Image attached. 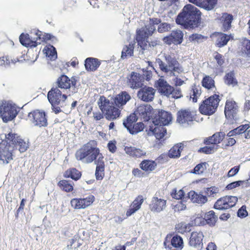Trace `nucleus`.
Masks as SVG:
<instances>
[{"instance_id": "obj_51", "label": "nucleus", "mask_w": 250, "mask_h": 250, "mask_svg": "<svg viewBox=\"0 0 250 250\" xmlns=\"http://www.w3.org/2000/svg\"><path fill=\"white\" fill-rule=\"evenodd\" d=\"M207 163L206 162L201 163L197 165L194 169L191 170V173L200 175L203 174L207 169Z\"/></svg>"}, {"instance_id": "obj_58", "label": "nucleus", "mask_w": 250, "mask_h": 250, "mask_svg": "<svg viewBox=\"0 0 250 250\" xmlns=\"http://www.w3.org/2000/svg\"><path fill=\"white\" fill-rule=\"evenodd\" d=\"M106 0H88L90 4L95 8H99L104 3Z\"/></svg>"}, {"instance_id": "obj_17", "label": "nucleus", "mask_w": 250, "mask_h": 250, "mask_svg": "<svg viewBox=\"0 0 250 250\" xmlns=\"http://www.w3.org/2000/svg\"><path fill=\"white\" fill-rule=\"evenodd\" d=\"M144 78L138 73L133 71L126 78V84L132 89H138L143 85Z\"/></svg>"}, {"instance_id": "obj_31", "label": "nucleus", "mask_w": 250, "mask_h": 250, "mask_svg": "<svg viewBox=\"0 0 250 250\" xmlns=\"http://www.w3.org/2000/svg\"><path fill=\"white\" fill-rule=\"evenodd\" d=\"M233 20L232 15L227 13H224L219 18L220 22L222 25L221 29L224 32H227L231 27V22Z\"/></svg>"}, {"instance_id": "obj_35", "label": "nucleus", "mask_w": 250, "mask_h": 250, "mask_svg": "<svg viewBox=\"0 0 250 250\" xmlns=\"http://www.w3.org/2000/svg\"><path fill=\"white\" fill-rule=\"evenodd\" d=\"M20 138V137L17 134L10 132L5 135V139L1 141L4 142V143L8 145L9 147H14L17 146V143H18Z\"/></svg>"}, {"instance_id": "obj_50", "label": "nucleus", "mask_w": 250, "mask_h": 250, "mask_svg": "<svg viewBox=\"0 0 250 250\" xmlns=\"http://www.w3.org/2000/svg\"><path fill=\"white\" fill-rule=\"evenodd\" d=\"M242 50L247 56L250 57V40L246 38H243L241 41Z\"/></svg>"}, {"instance_id": "obj_16", "label": "nucleus", "mask_w": 250, "mask_h": 250, "mask_svg": "<svg viewBox=\"0 0 250 250\" xmlns=\"http://www.w3.org/2000/svg\"><path fill=\"white\" fill-rule=\"evenodd\" d=\"M204 235L201 231H192L190 235L188 245L190 247L197 250H201L203 247Z\"/></svg>"}, {"instance_id": "obj_37", "label": "nucleus", "mask_w": 250, "mask_h": 250, "mask_svg": "<svg viewBox=\"0 0 250 250\" xmlns=\"http://www.w3.org/2000/svg\"><path fill=\"white\" fill-rule=\"evenodd\" d=\"M101 64L100 61L97 58H87L85 60V69L88 71H94Z\"/></svg>"}, {"instance_id": "obj_61", "label": "nucleus", "mask_w": 250, "mask_h": 250, "mask_svg": "<svg viewBox=\"0 0 250 250\" xmlns=\"http://www.w3.org/2000/svg\"><path fill=\"white\" fill-rule=\"evenodd\" d=\"M196 202L195 203L203 204L206 203L208 201V199L206 196H204L201 194H198L197 193V197H196Z\"/></svg>"}, {"instance_id": "obj_12", "label": "nucleus", "mask_w": 250, "mask_h": 250, "mask_svg": "<svg viewBox=\"0 0 250 250\" xmlns=\"http://www.w3.org/2000/svg\"><path fill=\"white\" fill-rule=\"evenodd\" d=\"M28 117L35 125L45 127L48 125L46 113L43 110H33L28 114Z\"/></svg>"}, {"instance_id": "obj_32", "label": "nucleus", "mask_w": 250, "mask_h": 250, "mask_svg": "<svg viewBox=\"0 0 250 250\" xmlns=\"http://www.w3.org/2000/svg\"><path fill=\"white\" fill-rule=\"evenodd\" d=\"M124 150L127 155L133 158H141L146 155L145 150L134 146H126L125 147Z\"/></svg>"}, {"instance_id": "obj_59", "label": "nucleus", "mask_w": 250, "mask_h": 250, "mask_svg": "<svg viewBox=\"0 0 250 250\" xmlns=\"http://www.w3.org/2000/svg\"><path fill=\"white\" fill-rule=\"evenodd\" d=\"M17 146H19V150L21 152H25L28 148L27 144L21 138H20V140L18 141Z\"/></svg>"}, {"instance_id": "obj_63", "label": "nucleus", "mask_w": 250, "mask_h": 250, "mask_svg": "<svg viewBox=\"0 0 250 250\" xmlns=\"http://www.w3.org/2000/svg\"><path fill=\"white\" fill-rule=\"evenodd\" d=\"M185 195V193L183 190L180 189L177 192L176 191L174 193L171 194V196L173 198L176 199H182Z\"/></svg>"}, {"instance_id": "obj_25", "label": "nucleus", "mask_w": 250, "mask_h": 250, "mask_svg": "<svg viewBox=\"0 0 250 250\" xmlns=\"http://www.w3.org/2000/svg\"><path fill=\"white\" fill-rule=\"evenodd\" d=\"M171 114L167 111L161 110L153 119V123H157L163 125H168L172 121Z\"/></svg>"}, {"instance_id": "obj_52", "label": "nucleus", "mask_w": 250, "mask_h": 250, "mask_svg": "<svg viewBox=\"0 0 250 250\" xmlns=\"http://www.w3.org/2000/svg\"><path fill=\"white\" fill-rule=\"evenodd\" d=\"M17 61L13 60L9 56L0 57V66H7L15 63Z\"/></svg>"}, {"instance_id": "obj_10", "label": "nucleus", "mask_w": 250, "mask_h": 250, "mask_svg": "<svg viewBox=\"0 0 250 250\" xmlns=\"http://www.w3.org/2000/svg\"><path fill=\"white\" fill-rule=\"evenodd\" d=\"M196 111L189 108L180 109L176 114V122L181 125H190L196 121Z\"/></svg>"}, {"instance_id": "obj_56", "label": "nucleus", "mask_w": 250, "mask_h": 250, "mask_svg": "<svg viewBox=\"0 0 250 250\" xmlns=\"http://www.w3.org/2000/svg\"><path fill=\"white\" fill-rule=\"evenodd\" d=\"M170 28V24L166 22L162 23L158 27V31L161 33L166 32L168 31Z\"/></svg>"}, {"instance_id": "obj_36", "label": "nucleus", "mask_w": 250, "mask_h": 250, "mask_svg": "<svg viewBox=\"0 0 250 250\" xmlns=\"http://www.w3.org/2000/svg\"><path fill=\"white\" fill-rule=\"evenodd\" d=\"M20 42L21 44L26 47H36L41 42H38V41H33L30 39L28 34L22 33L19 37Z\"/></svg>"}, {"instance_id": "obj_34", "label": "nucleus", "mask_w": 250, "mask_h": 250, "mask_svg": "<svg viewBox=\"0 0 250 250\" xmlns=\"http://www.w3.org/2000/svg\"><path fill=\"white\" fill-rule=\"evenodd\" d=\"M218 217L215 215V213L213 210H210L205 214L204 218L201 217H197L195 219V221H196L198 219L203 220V224H205V221L206 223L208 224L209 226H214Z\"/></svg>"}, {"instance_id": "obj_24", "label": "nucleus", "mask_w": 250, "mask_h": 250, "mask_svg": "<svg viewBox=\"0 0 250 250\" xmlns=\"http://www.w3.org/2000/svg\"><path fill=\"white\" fill-rule=\"evenodd\" d=\"M167 200L154 196L152 198L149 205L150 210L154 212H160L166 207Z\"/></svg>"}, {"instance_id": "obj_22", "label": "nucleus", "mask_w": 250, "mask_h": 250, "mask_svg": "<svg viewBox=\"0 0 250 250\" xmlns=\"http://www.w3.org/2000/svg\"><path fill=\"white\" fill-rule=\"evenodd\" d=\"M153 111L152 107L149 104H141L137 109V114L141 120L143 122H147L152 116Z\"/></svg>"}, {"instance_id": "obj_28", "label": "nucleus", "mask_w": 250, "mask_h": 250, "mask_svg": "<svg viewBox=\"0 0 250 250\" xmlns=\"http://www.w3.org/2000/svg\"><path fill=\"white\" fill-rule=\"evenodd\" d=\"M155 85L159 92L162 94L169 97L171 95L173 86L169 84L167 82L163 79H159L155 83Z\"/></svg>"}, {"instance_id": "obj_20", "label": "nucleus", "mask_w": 250, "mask_h": 250, "mask_svg": "<svg viewBox=\"0 0 250 250\" xmlns=\"http://www.w3.org/2000/svg\"><path fill=\"white\" fill-rule=\"evenodd\" d=\"M56 83V87H58L59 89L66 90L69 89L71 86L76 87L77 80L73 77L70 79L66 75H62L58 78Z\"/></svg>"}, {"instance_id": "obj_5", "label": "nucleus", "mask_w": 250, "mask_h": 250, "mask_svg": "<svg viewBox=\"0 0 250 250\" xmlns=\"http://www.w3.org/2000/svg\"><path fill=\"white\" fill-rule=\"evenodd\" d=\"M161 22V20L158 18H149V23L146 25L144 29L137 31L136 41L141 47L144 48L146 45L147 39L151 36L156 30L155 25Z\"/></svg>"}, {"instance_id": "obj_44", "label": "nucleus", "mask_w": 250, "mask_h": 250, "mask_svg": "<svg viewBox=\"0 0 250 250\" xmlns=\"http://www.w3.org/2000/svg\"><path fill=\"white\" fill-rule=\"evenodd\" d=\"M59 188L66 192H70L73 190L74 188L73 185L66 180H60L57 184Z\"/></svg>"}, {"instance_id": "obj_49", "label": "nucleus", "mask_w": 250, "mask_h": 250, "mask_svg": "<svg viewBox=\"0 0 250 250\" xmlns=\"http://www.w3.org/2000/svg\"><path fill=\"white\" fill-rule=\"evenodd\" d=\"M207 39V37L197 33L192 34L189 36L188 41L192 42L200 43Z\"/></svg>"}, {"instance_id": "obj_42", "label": "nucleus", "mask_w": 250, "mask_h": 250, "mask_svg": "<svg viewBox=\"0 0 250 250\" xmlns=\"http://www.w3.org/2000/svg\"><path fill=\"white\" fill-rule=\"evenodd\" d=\"M224 80L225 83L228 85L234 86L238 84V82L235 77V73L233 71L227 73L224 76Z\"/></svg>"}, {"instance_id": "obj_57", "label": "nucleus", "mask_w": 250, "mask_h": 250, "mask_svg": "<svg viewBox=\"0 0 250 250\" xmlns=\"http://www.w3.org/2000/svg\"><path fill=\"white\" fill-rule=\"evenodd\" d=\"M171 91H172L171 95L174 99L180 98L183 96L181 89L180 88H174L173 86V89L172 90H171Z\"/></svg>"}, {"instance_id": "obj_48", "label": "nucleus", "mask_w": 250, "mask_h": 250, "mask_svg": "<svg viewBox=\"0 0 250 250\" xmlns=\"http://www.w3.org/2000/svg\"><path fill=\"white\" fill-rule=\"evenodd\" d=\"M133 49L132 45L129 44L128 45H125L122 51L121 58L124 59L127 57H130L133 54Z\"/></svg>"}, {"instance_id": "obj_55", "label": "nucleus", "mask_w": 250, "mask_h": 250, "mask_svg": "<svg viewBox=\"0 0 250 250\" xmlns=\"http://www.w3.org/2000/svg\"><path fill=\"white\" fill-rule=\"evenodd\" d=\"M214 58L216 61L217 64L222 66L225 63V58L223 55L217 52H215L214 53Z\"/></svg>"}, {"instance_id": "obj_27", "label": "nucleus", "mask_w": 250, "mask_h": 250, "mask_svg": "<svg viewBox=\"0 0 250 250\" xmlns=\"http://www.w3.org/2000/svg\"><path fill=\"white\" fill-rule=\"evenodd\" d=\"M199 7L203 8L207 11H210L214 8L217 3L218 0H188Z\"/></svg>"}, {"instance_id": "obj_11", "label": "nucleus", "mask_w": 250, "mask_h": 250, "mask_svg": "<svg viewBox=\"0 0 250 250\" xmlns=\"http://www.w3.org/2000/svg\"><path fill=\"white\" fill-rule=\"evenodd\" d=\"M238 201L237 197L227 195L218 199L214 205V208L218 210H227L234 207Z\"/></svg>"}, {"instance_id": "obj_8", "label": "nucleus", "mask_w": 250, "mask_h": 250, "mask_svg": "<svg viewBox=\"0 0 250 250\" xmlns=\"http://www.w3.org/2000/svg\"><path fill=\"white\" fill-rule=\"evenodd\" d=\"M18 113L17 107L15 104L6 101L0 102V117L4 123L14 120Z\"/></svg>"}, {"instance_id": "obj_14", "label": "nucleus", "mask_w": 250, "mask_h": 250, "mask_svg": "<svg viewBox=\"0 0 250 250\" xmlns=\"http://www.w3.org/2000/svg\"><path fill=\"white\" fill-rule=\"evenodd\" d=\"M67 96L62 94V92L58 87H52L47 94V98L51 105L60 104L61 102H64Z\"/></svg>"}, {"instance_id": "obj_62", "label": "nucleus", "mask_w": 250, "mask_h": 250, "mask_svg": "<svg viewBox=\"0 0 250 250\" xmlns=\"http://www.w3.org/2000/svg\"><path fill=\"white\" fill-rule=\"evenodd\" d=\"M248 215V213L246 210V207L245 206H243L237 211V215L240 218H245Z\"/></svg>"}, {"instance_id": "obj_4", "label": "nucleus", "mask_w": 250, "mask_h": 250, "mask_svg": "<svg viewBox=\"0 0 250 250\" xmlns=\"http://www.w3.org/2000/svg\"><path fill=\"white\" fill-rule=\"evenodd\" d=\"M98 104L100 110L107 120H115L121 116L122 109L116 106L114 102H110L104 96H102L100 97Z\"/></svg>"}, {"instance_id": "obj_7", "label": "nucleus", "mask_w": 250, "mask_h": 250, "mask_svg": "<svg viewBox=\"0 0 250 250\" xmlns=\"http://www.w3.org/2000/svg\"><path fill=\"white\" fill-rule=\"evenodd\" d=\"M226 134L225 132L220 131L217 132L211 136L205 138L203 143L207 145L201 147L198 150V152L206 154H212L217 149L215 146L220 144L225 138Z\"/></svg>"}, {"instance_id": "obj_2", "label": "nucleus", "mask_w": 250, "mask_h": 250, "mask_svg": "<svg viewBox=\"0 0 250 250\" xmlns=\"http://www.w3.org/2000/svg\"><path fill=\"white\" fill-rule=\"evenodd\" d=\"M201 17V11L194 6L188 4L184 7L182 11L178 14L176 22L185 28H193L199 25Z\"/></svg>"}, {"instance_id": "obj_38", "label": "nucleus", "mask_w": 250, "mask_h": 250, "mask_svg": "<svg viewBox=\"0 0 250 250\" xmlns=\"http://www.w3.org/2000/svg\"><path fill=\"white\" fill-rule=\"evenodd\" d=\"M202 94V88L200 85L193 84L189 92V100L193 103H196Z\"/></svg>"}, {"instance_id": "obj_13", "label": "nucleus", "mask_w": 250, "mask_h": 250, "mask_svg": "<svg viewBox=\"0 0 250 250\" xmlns=\"http://www.w3.org/2000/svg\"><path fill=\"white\" fill-rule=\"evenodd\" d=\"M95 197L90 194L85 198L72 199L70 201L71 207L75 209H84L91 206L95 201Z\"/></svg>"}, {"instance_id": "obj_47", "label": "nucleus", "mask_w": 250, "mask_h": 250, "mask_svg": "<svg viewBox=\"0 0 250 250\" xmlns=\"http://www.w3.org/2000/svg\"><path fill=\"white\" fill-rule=\"evenodd\" d=\"M171 244L174 248L182 249L183 247L182 238L178 235L173 236L171 239Z\"/></svg>"}, {"instance_id": "obj_21", "label": "nucleus", "mask_w": 250, "mask_h": 250, "mask_svg": "<svg viewBox=\"0 0 250 250\" xmlns=\"http://www.w3.org/2000/svg\"><path fill=\"white\" fill-rule=\"evenodd\" d=\"M212 37L215 38V45L219 48L226 46L230 40L233 39L232 34L228 35L221 32H214Z\"/></svg>"}, {"instance_id": "obj_23", "label": "nucleus", "mask_w": 250, "mask_h": 250, "mask_svg": "<svg viewBox=\"0 0 250 250\" xmlns=\"http://www.w3.org/2000/svg\"><path fill=\"white\" fill-rule=\"evenodd\" d=\"M13 159L12 150L4 143V142H0V161L3 164H8Z\"/></svg>"}, {"instance_id": "obj_18", "label": "nucleus", "mask_w": 250, "mask_h": 250, "mask_svg": "<svg viewBox=\"0 0 250 250\" xmlns=\"http://www.w3.org/2000/svg\"><path fill=\"white\" fill-rule=\"evenodd\" d=\"M155 92V89L152 87L142 86L137 92V97L141 101L150 102L154 99Z\"/></svg>"}, {"instance_id": "obj_40", "label": "nucleus", "mask_w": 250, "mask_h": 250, "mask_svg": "<svg viewBox=\"0 0 250 250\" xmlns=\"http://www.w3.org/2000/svg\"><path fill=\"white\" fill-rule=\"evenodd\" d=\"M183 148L184 145L183 143H180L175 145L168 151V157L170 158H179Z\"/></svg>"}, {"instance_id": "obj_9", "label": "nucleus", "mask_w": 250, "mask_h": 250, "mask_svg": "<svg viewBox=\"0 0 250 250\" xmlns=\"http://www.w3.org/2000/svg\"><path fill=\"white\" fill-rule=\"evenodd\" d=\"M138 117L135 113H131L123 122V125L132 135L136 134L143 131L145 125L142 122L136 123Z\"/></svg>"}, {"instance_id": "obj_43", "label": "nucleus", "mask_w": 250, "mask_h": 250, "mask_svg": "<svg viewBox=\"0 0 250 250\" xmlns=\"http://www.w3.org/2000/svg\"><path fill=\"white\" fill-rule=\"evenodd\" d=\"M250 127L249 124L243 125L229 131L227 136L232 137L245 133Z\"/></svg>"}, {"instance_id": "obj_39", "label": "nucleus", "mask_w": 250, "mask_h": 250, "mask_svg": "<svg viewBox=\"0 0 250 250\" xmlns=\"http://www.w3.org/2000/svg\"><path fill=\"white\" fill-rule=\"evenodd\" d=\"M201 85L208 90H212L216 89L215 82L214 79L211 76L205 75L202 81Z\"/></svg>"}, {"instance_id": "obj_60", "label": "nucleus", "mask_w": 250, "mask_h": 250, "mask_svg": "<svg viewBox=\"0 0 250 250\" xmlns=\"http://www.w3.org/2000/svg\"><path fill=\"white\" fill-rule=\"evenodd\" d=\"M218 192V188L215 187H211L207 188L205 190V193L208 196H213Z\"/></svg>"}, {"instance_id": "obj_53", "label": "nucleus", "mask_w": 250, "mask_h": 250, "mask_svg": "<svg viewBox=\"0 0 250 250\" xmlns=\"http://www.w3.org/2000/svg\"><path fill=\"white\" fill-rule=\"evenodd\" d=\"M186 208V205L183 203L182 201H179L175 205L172 204V209L174 212H180Z\"/></svg>"}, {"instance_id": "obj_15", "label": "nucleus", "mask_w": 250, "mask_h": 250, "mask_svg": "<svg viewBox=\"0 0 250 250\" xmlns=\"http://www.w3.org/2000/svg\"><path fill=\"white\" fill-rule=\"evenodd\" d=\"M239 107L237 104L232 99L227 100L225 103L224 113L228 120H234L238 112Z\"/></svg>"}, {"instance_id": "obj_45", "label": "nucleus", "mask_w": 250, "mask_h": 250, "mask_svg": "<svg viewBox=\"0 0 250 250\" xmlns=\"http://www.w3.org/2000/svg\"><path fill=\"white\" fill-rule=\"evenodd\" d=\"M191 225L190 224H186L181 222L176 226L175 229L178 232L184 234L186 232H189L191 230Z\"/></svg>"}, {"instance_id": "obj_41", "label": "nucleus", "mask_w": 250, "mask_h": 250, "mask_svg": "<svg viewBox=\"0 0 250 250\" xmlns=\"http://www.w3.org/2000/svg\"><path fill=\"white\" fill-rule=\"evenodd\" d=\"M82 173L76 168H70L67 169L63 173V177L66 178H70L77 181L81 178Z\"/></svg>"}, {"instance_id": "obj_19", "label": "nucleus", "mask_w": 250, "mask_h": 250, "mask_svg": "<svg viewBox=\"0 0 250 250\" xmlns=\"http://www.w3.org/2000/svg\"><path fill=\"white\" fill-rule=\"evenodd\" d=\"M184 34L180 30H173L170 34L163 39V42L168 44H180L183 41Z\"/></svg>"}, {"instance_id": "obj_30", "label": "nucleus", "mask_w": 250, "mask_h": 250, "mask_svg": "<svg viewBox=\"0 0 250 250\" xmlns=\"http://www.w3.org/2000/svg\"><path fill=\"white\" fill-rule=\"evenodd\" d=\"M144 201V199L142 195H140L137 196L130 204L129 208L126 211V216L129 217L138 210L141 208Z\"/></svg>"}, {"instance_id": "obj_26", "label": "nucleus", "mask_w": 250, "mask_h": 250, "mask_svg": "<svg viewBox=\"0 0 250 250\" xmlns=\"http://www.w3.org/2000/svg\"><path fill=\"white\" fill-rule=\"evenodd\" d=\"M130 99V95L127 91H123L113 98V102L116 106L123 109L124 106Z\"/></svg>"}, {"instance_id": "obj_54", "label": "nucleus", "mask_w": 250, "mask_h": 250, "mask_svg": "<svg viewBox=\"0 0 250 250\" xmlns=\"http://www.w3.org/2000/svg\"><path fill=\"white\" fill-rule=\"evenodd\" d=\"M37 35V40L41 41V42H46L47 41H49L54 38V36H53L52 35L49 33H45L44 35H43L42 37V32H40L39 33H37L36 34Z\"/></svg>"}, {"instance_id": "obj_46", "label": "nucleus", "mask_w": 250, "mask_h": 250, "mask_svg": "<svg viewBox=\"0 0 250 250\" xmlns=\"http://www.w3.org/2000/svg\"><path fill=\"white\" fill-rule=\"evenodd\" d=\"M46 55L50 59L55 60L57 58V54L55 48L51 45L46 46L44 49Z\"/></svg>"}, {"instance_id": "obj_64", "label": "nucleus", "mask_w": 250, "mask_h": 250, "mask_svg": "<svg viewBox=\"0 0 250 250\" xmlns=\"http://www.w3.org/2000/svg\"><path fill=\"white\" fill-rule=\"evenodd\" d=\"M143 77L146 80L149 81L152 77V72L151 70H148V68H146V69H144L143 70Z\"/></svg>"}, {"instance_id": "obj_1", "label": "nucleus", "mask_w": 250, "mask_h": 250, "mask_svg": "<svg viewBox=\"0 0 250 250\" xmlns=\"http://www.w3.org/2000/svg\"><path fill=\"white\" fill-rule=\"evenodd\" d=\"M97 141L90 140L77 149L75 153L76 159L85 164L94 162L96 165L95 175L97 180H102L105 175L104 157L97 147Z\"/></svg>"}, {"instance_id": "obj_3", "label": "nucleus", "mask_w": 250, "mask_h": 250, "mask_svg": "<svg viewBox=\"0 0 250 250\" xmlns=\"http://www.w3.org/2000/svg\"><path fill=\"white\" fill-rule=\"evenodd\" d=\"M165 59L166 63L160 58L156 60V62L162 72L169 74L170 76H176L184 72L183 67L175 57L167 55L165 56Z\"/></svg>"}, {"instance_id": "obj_33", "label": "nucleus", "mask_w": 250, "mask_h": 250, "mask_svg": "<svg viewBox=\"0 0 250 250\" xmlns=\"http://www.w3.org/2000/svg\"><path fill=\"white\" fill-rule=\"evenodd\" d=\"M157 164L155 161L150 159H144L139 164L141 170L147 173L154 171L157 167Z\"/></svg>"}, {"instance_id": "obj_6", "label": "nucleus", "mask_w": 250, "mask_h": 250, "mask_svg": "<svg viewBox=\"0 0 250 250\" xmlns=\"http://www.w3.org/2000/svg\"><path fill=\"white\" fill-rule=\"evenodd\" d=\"M220 101V96L216 94L206 98L199 104L200 113L206 116L213 114L216 111Z\"/></svg>"}, {"instance_id": "obj_29", "label": "nucleus", "mask_w": 250, "mask_h": 250, "mask_svg": "<svg viewBox=\"0 0 250 250\" xmlns=\"http://www.w3.org/2000/svg\"><path fill=\"white\" fill-rule=\"evenodd\" d=\"M164 126L157 123H153V124L150 126L149 130L152 132L157 139L160 140L167 133V129Z\"/></svg>"}]
</instances>
